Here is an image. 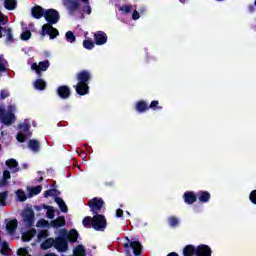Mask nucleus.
I'll return each mask as SVG.
<instances>
[{"label":"nucleus","instance_id":"32","mask_svg":"<svg viewBox=\"0 0 256 256\" xmlns=\"http://www.w3.org/2000/svg\"><path fill=\"white\" fill-rule=\"evenodd\" d=\"M42 189H43V187H41V186H36V187L28 188L29 197H33L35 195H39V192L42 191Z\"/></svg>","mask_w":256,"mask_h":256},{"label":"nucleus","instance_id":"49","mask_svg":"<svg viewBox=\"0 0 256 256\" xmlns=\"http://www.w3.org/2000/svg\"><path fill=\"white\" fill-rule=\"evenodd\" d=\"M7 21H8L7 16L3 15V13L0 11V25H5Z\"/></svg>","mask_w":256,"mask_h":256},{"label":"nucleus","instance_id":"44","mask_svg":"<svg viewBox=\"0 0 256 256\" xmlns=\"http://www.w3.org/2000/svg\"><path fill=\"white\" fill-rule=\"evenodd\" d=\"M169 225H171V227H177V225H179V219L176 217H170Z\"/></svg>","mask_w":256,"mask_h":256},{"label":"nucleus","instance_id":"21","mask_svg":"<svg viewBox=\"0 0 256 256\" xmlns=\"http://www.w3.org/2000/svg\"><path fill=\"white\" fill-rule=\"evenodd\" d=\"M183 255L184 256H193V255H197V247L193 246V245H187L184 249H183Z\"/></svg>","mask_w":256,"mask_h":256},{"label":"nucleus","instance_id":"45","mask_svg":"<svg viewBox=\"0 0 256 256\" xmlns=\"http://www.w3.org/2000/svg\"><path fill=\"white\" fill-rule=\"evenodd\" d=\"M55 195H57V190H55V189L47 190L44 193V197H55Z\"/></svg>","mask_w":256,"mask_h":256},{"label":"nucleus","instance_id":"14","mask_svg":"<svg viewBox=\"0 0 256 256\" xmlns=\"http://www.w3.org/2000/svg\"><path fill=\"white\" fill-rule=\"evenodd\" d=\"M96 45H105L107 43V34L103 31H98L94 34Z\"/></svg>","mask_w":256,"mask_h":256},{"label":"nucleus","instance_id":"46","mask_svg":"<svg viewBox=\"0 0 256 256\" xmlns=\"http://www.w3.org/2000/svg\"><path fill=\"white\" fill-rule=\"evenodd\" d=\"M7 200V192L0 193V205L5 206V201Z\"/></svg>","mask_w":256,"mask_h":256},{"label":"nucleus","instance_id":"39","mask_svg":"<svg viewBox=\"0 0 256 256\" xmlns=\"http://www.w3.org/2000/svg\"><path fill=\"white\" fill-rule=\"evenodd\" d=\"M83 47L84 49L91 50L93 47H95V43L91 41L90 39H86L83 41Z\"/></svg>","mask_w":256,"mask_h":256},{"label":"nucleus","instance_id":"11","mask_svg":"<svg viewBox=\"0 0 256 256\" xmlns=\"http://www.w3.org/2000/svg\"><path fill=\"white\" fill-rule=\"evenodd\" d=\"M22 217H23V221H24V223H26V225H31L33 223V219L35 217V215L33 213V209L26 208L22 212Z\"/></svg>","mask_w":256,"mask_h":256},{"label":"nucleus","instance_id":"26","mask_svg":"<svg viewBox=\"0 0 256 256\" xmlns=\"http://www.w3.org/2000/svg\"><path fill=\"white\" fill-rule=\"evenodd\" d=\"M51 247H55V239H53V238L46 239L41 244V249H43L44 251L47 249H51Z\"/></svg>","mask_w":256,"mask_h":256},{"label":"nucleus","instance_id":"17","mask_svg":"<svg viewBox=\"0 0 256 256\" xmlns=\"http://www.w3.org/2000/svg\"><path fill=\"white\" fill-rule=\"evenodd\" d=\"M57 93L61 99H67L71 95V90L67 86H60L57 89Z\"/></svg>","mask_w":256,"mask_h":256},{"label":"nucleus","instance_id":"22","mask_svg":"<svg viewBox=\"0 0 256 256\" xmlns=\"http://www.w3.org/2000/svg\"><path fill=\"white\" fill-rule=\"evenodd\" d=\"M6 165L7 167L10 168L12 173H17V171H19V166H18L19 164L15 159H9L8 161H6Z\"/></svg>","mask_w":256,"mask_h":256},{"label":"nucleus","instance_id":"2","mask_svg":"<svg viewBox=\"0 0 256 256\" xmlns=\"http://www.w3.org/2000/svg\"><path fill=\"white\" fill-rule=\"evenodd\" d=\"M81 3H84L82 9L83 13L86 15H91V5H89V0H62V4L67 9L70 15H75L81 9Z\"/></svg>","mask_w":256,"mask_h":256},{"label":"nucleus","instance_id":"5","mask_svg":"<svg viewBox=\"0 0 256 256\" xmlns=\"http://www.w3.org/2000/svg\"><path fill=\"white\" fill-rule=\"evenodd\" d=\"M15 111H17L15 105L8 106L7 111H5V106H0V123L7 126L12 125L15 121Z\"/></svg>","mask_w":256,"mask_h":256},{"label":"nucleus","instance_id":"40","mask_svg":"<svg viewBox=\"0 0 256 256\" xmlns=\"http://www.w3.org/2000/svg\"><path fill=\"white\" fill-rule=\"evenodd\" d=\"M20 37L22 41H29L31 39V31L23 30Z\"/></svg>","mask_w":256,"mask_h":256},{"label":"nucleus","instance_id":"20","mask_svg":"<svg viewBox=\"0 0 256 256\" xmlns=\"http://www.w3.org/2000/svg\"><path fill=\"white\" fill-rule=\"evenodd\" d=\"M197 197L201 203H207L211 199V194L207 191H200L197 193Z\"/></svg>","mask_w":256,"mask_h":256},{"label":"nucleus","instance_id":"31","mask_svg":"<svg viewBox=\"0 0 256 256\" xmlns=\"http://www.w3.org/2000/svg\"><path fill=\"white\" fill-rule=\"evenodd\" d=\"M55 202L60 207L62 213H67V205L65 204V201H63V199L57 197L55 198Z\"/></svg>","mask_w":256,"mask_h":256},{"label":"nucleus","instance_id":"1","mask_svg":"<svg viewBox=\"0 0 256 256\" xmlns=\"http://www.w3.org/2000/svg\"><path fill=\"white\" fill-rule=\"evenodd\" d=\"M44 18L48 22V24H44L42 26V37H45V35H49L50 39H55L56 37H59V30L52 26L59 23V12L55 9H48L44 12Z\"/></svg>","mask_w":256,"mask_h":256},{"label":"nucleus","instance_id":"56","mask_svg":"<svg viewBox=\"0 0 256 256\" xmlns=\"http://www.w3.org/2000/svg\"><path fill=\"white\" fill-rule=\"evenodd\" d=\"M36 125H37V124H36L35 122H33V127H36Z\"/></svg>","mask_w":256,"mask_h":256},{"label":"nucleus","instance_id":"25","mask_svg":"<svg viewBox=\"0 0 256 256\" xmlns=\"http://www.w3.org/2000/svg\"><path fill=\"white\" fill-rule=\"evenodd\" d=\"M5 33L7 43L13 41V35L11 34V29H6L0 26V37Z\"/></svg>","mask_w":256,"mask_h":256},{"label":"nucleus","instance_id":"48","mask_svg":"<svg viewBox=\"0 0 256 256\" xmlns=\"http://www.w3.org/2000/svg\"><path fill=\"white\" fill-rule=\"evenodd\" d=\"M249 199L251 201V203H253L254 205H256V190H253L250 193Z\"/></svg>","mask_w":256,"mask_h":256},{"label":"nucleus","instance_id":"33","mask_svg":"<svg viewBox=\"0 0 256 256\" xmlns=\"http://www.w3.org/2000/svg\"><path fill=\"white\" fill-rule=\"evenodd\" d=\"M46 85H47V84L44 82L43 79H38V80H36V81L34 82V87H35L36 89H38L39 91H43V89H45Z\"/></svg>","mask_w":256,"mask_h":256},{"label":"nucleus","instance_id":"18","mask_svg":"<svg viewBox=\"0 0 256 256\" xmlns=\"http://www.w3.org/2000/svg\"><path fill=\"white\" fill-rule=\"evenodd\" d=\"M31 13L34 19H41L45 15V12L43 11V8L41 6L33 7Z\"/></svg>","mask_w":256,"mask_h":256},{"label":"nucleus","instance_id":"36","mask_svg":"<svg viewBox=\"0 0 256 256\" xmlns=\"http://www.w3.org/2000/svg\"><path fill=\"white\" fill-rule=\"evenodd\" d=\"M44 209H46L48 219H53V217H55V209L53 206H44Z\"/></svg>","mask_w":256,"mask_h":256},{"label":"nucleus","instance_id":"50","mask_svg":"<svg viewBox=\"0 0 256 256\" xmlns=\"http://www.w3.org/2000/svg\"><path fill=\"white\" fill-rule=\"evenodd\" d=\"M0 97H1V99H7V97H9V91H7V90H2V91L0 92Z\"/></svg>","mask_w":256,"mask_h":256},{"label":"nucleus","instance_id":"7","mask_svg":"<svg viewBox=\"0 0 256 256\" xmlns=\"http://www.w3.org/2000/svg\"><path fill=\"white\" fill-rule=\"evenodd\" d=\"M92 227L95 231H103L107 229V219L101 214L92 217Z\"/></svg>","mask_w":256,"mask_h":256},{"label":"nucleus","instance_id":"54","mask_svg":"<svg viewBox=\"0 0 256 256\" xmlns=\"http://www.w3.org/2000/svg\"><path fill=\"white\" fill-rule=\"evenodd\" d=\"M5 135H7V132L2 131V132H1V136H2V137H5Z\"/></svg>","mask_w":256,"mask_h":256},{"label":"nucleus","instance_id":"35","mask_svg":"<svg viewBox=\"0 0 256 256\" xmlns=\"http://www.w3.org/2000/svg\"><path fill=\"white\" fill-rule=\"evenodd\" d=\"M0 253L2 255H7V253H9V244H7V242L1 243V238H0Z\"/></svg>","mask_w":256,"mask_h":256},{"label":"nucleus","instance_id":"23","mask_svg":"<svg viewBox=\"0 0 256 256\" xmlns=\"http://www.w3.org/2000/svg\"><path fill=\"white\" fill-rule=\"evenodd\" d=\"M4 7L8 11H14V9H17V0H5Z\"/></svg>","mask_w":256,"mask_h":256},{"label":"nucleus","instance_id":"42","mask_svg":"<svg viewBox=\"0 0 256 256\" xmlns=\"http://www.w3.org/2000/svg\"><path fill=\"white\" fill-rule=\"evenodd\" d=\"M7 67H9V64L5 61L3 56H0V71H6Z\"/></svg>","mask_w":256,"mask_h":256},{"label":"nucleus","instance_id":"53","mask_svg":"<svg viewBox=\"0 0 256 256\" xmlns=\"http://www.w3.org/2000/svg\"><path fill=\"white\" fill-rule=\"evenodd\" d=\"M116 217H123V210L117 209L116 210Z\"/></svg>","mask_w":256,"mask_h":256},{"label":"nucleus","instance_id":"30","mask_svg":"<svg viewBox=\"0 0 256 256\" xmlns=\"http://www.w3.org/2000/svg\"><path fill=\"white\" fill-rule=\"evenodd\" d=\"M73 256H85V247L78 245L73 250Z\"/></svg>","mask_w":256,"mask_h":256},{"label":"nucleus","instance_id":"10","mask_svg":"<svg viewBox=\"0 0 256 256\" xmlns=\"http://www.w3.org/2000/svg\"><path fill=\"white\" fill-rule=\"evenodd\" d=\"M88 205L93 213H99V211H101V207H103V199L94 198L89 201Z\"/></svg>","mask_w":256,"mask_h":256},{"label":"nucleus","instance_id":"57","mask_svg":"<svg viewBox=\"0 0 256 256\" xmlns=\"http://www.w3.org/2000/svg\"><path fill=\"white\" fill-rule=\"evenodd\" d=\"M127 215H131L129 212H127Z\"/></svg>","mask_w":256,"mask_h":256},{"label":"nucleus","instance_id":"19","mask_svg":"<svg viewBox=\"0 0 256 256\" xmlns=\"http://www.w3.org/2000/svg\"><path fill=\"white\" fill-rule=\"evenodd\" d=\"M183 197L188 205H193L197 201V196L193 192H186Z\"/></svg>","mask_w":256,"mask_h":256},{"label":"nucleus","instance_id":"59","mask_svg":"<svg viewBox=\"0 0 256 256\" xmlns=\"http://www.w3.org/2000/svg\"><path fill=\"white\" fill-rule=\"evenodd\" d=\"M181 2H183V0H180Z\"/></svg>","mask_w":256,"mask_h":256},{"label":"nucleus","instance_id":"6","mask_svg":"<svg viewBox=\"0 0 256 256\" xmlns=\"http://www.w3.org/2000/svg\"><path fill=\"white\" fill-rule=\"evenodd\" d=\"M30 128L31 120H25L22 124L19 125V132L16 136V139L19 141V143H24V141H27V139L31 137V131H29Z\"/></svg>","mask_w":256,"mask_h":256},{"label":"nucleus","instance_id":"34","mask_svg":"<svg viewBox=\"0 0 256 256\" xmlns=\"http://www.w3.org/2000/svg\"><path fill=\"white\" fill-rule=\"evenodd\" d=\"M52 227H63L65 225V218L59 217L51 222Z\"/></svg>","mask_w":256,"mask_h":256},{"label":"nucleus","instance_id":"37","mask_svg":"<svg viewBox=\"0 0 256 256\" xmlns=\"http://www.w3.org/2000/svg\"><path fill=\"white\" fill-rule=\"evenodd\" d=\"M48 237L49 233L47 232V230L40 231L37 235V243H39V241H43V239H47Z\"/></svg>","mask_w":256,"mask_h":256},{"label":"nucleus","instance_id":"9","mask_svg":"<svg viewBox=\"0 0 256 256\" xmlns=\"http://www.w3.org/2000/svg\"><path fill=\"white\" fill-rule=\"evenodd\" d=\"M31 69L32 71H35V73H37V75H41V73L43 71H45L46 69H49V61H42L37 63H34L31 65Z\"/></svg>","mask_w":256,"mask_h":256},{"label":"nucleus","instance_id":"15","mask_svg":"<svg viewBox=\"0 0 256 256\" xmlns=\"http://www.w3.org/2000/svg\"><path fill=\"white\" fill-rule=\"evenodd\" d=\"M35 235H37V230L33 228L26 230L22 232V241H24V243L29 242L33 237H35Z\"/></svg>","mask_w":256,"mask_h":256},{"label":"nucleus","instance_id":"27","mask_svg":"<svg viewBox=\"0 0 256 256\" xmlns=\"http://www.w3.org/2000/svg\"><path fill=\"white\" fill-rule=\"evenodd\" d=\"M118 11H121L124 15H129L133 11V6L127 4L120 5L118 6Z\"/></svg>","mask_w":256,"mask_h":256},{"label":"nucleus","instance_id":"3","mask_svg":"<svg viewBox=\"0 0 256 256\" xmlns=\"http://www.w3.org/2000/svg\"><path fill=\"white\" fill-rule=\"evenodd\" d=\"M89 79H91V73L89 71H81L77 74L78 84L76 85V92L78 95H87L89 93Z\"/></svg>","mask_w":256,"mask_h":256},{"label":"nucleus","instance_id":"43","mask_svg":"<svg viewBox=\"0 0 256 256\" xmlns=\"http://www.w3.org/2000/svg\"><path fill=\"white\" fill-rule=\"evenodd\" d=\"M83 225L84 227H91V225H93V219H91V217H85L83 219Z\"/></svg>","mask_w":256,"mask_h":256},{"label":"nucleus","instance_id":"29","mask_svg":"<svg viewBox=\"0 0 256 256\" xmlns=\"http://www.w3.org/2000/svg\"><path fill=\"white\" fill-rule=\"evenodd\" d=\"M28 147L29 149H31V151H34V152L39 151V147H40L39 141L35 139L29 140Z\"/></svg>","mask_w":256,"mask_h":256},{"label":"nucleus","instance_id":"47","mask_svg":"<svg viewBox=\"0 0 256 256\" xmlns=\"http://www.w3.org/2000/svg\"><path fill=\"white\" fill-rule=\"evenodd\" d=\"M149 107L154 111L157 109H161V107L159 106V101H156V100L152 101Z\"/></svg>","mask_w":256,"mask_h":256},{"label":"nucleus","instance_id":"55","mask_svg":"<svg viewBox=\"0 0 256 256\" xmlns=\"http://www.w3.org/2000/svg\"><path fill=\"white\" fill-rule=\"evenodd\" d=\"M249 9H250V11H255V7H253V6H250Z\"/></svg>","mask_w":256,"mask_h":256},{"label":"nucleus","instance_id":"28","mask_svg":"<svg viewBox=\"0 0 256 256\" xmlns=\"http://www.w3.org/2000/svg\"><path fill=\"white\" fill-rule=\"evenodd\" d=\"M147 109H149V106L144 101H139L136 103V111H138V113H143L147 111Z\"/></svg>","mask_w":256,"mask_h":256},{"label":"nucleus","instance_id":"52","mask_svg":"<svg viewBox=\"0 0 256 256\" xmlns=\"http://www.w3.org/2000/svg\"><path fill=\"white\" fill-rule=\"evenodd\" d=\"M139 17H140L139 12L134 10L133 13H132V19L134 21H137V19H139Z\"/></svg>","mask_w":256,"mask_h":256},{"label":"nucleus","instance_id":"4","mask_svg":"<svg viewBox=\"0 0 256 256\" xmlns=\"http://www.w3.org/2000/svg\"><path fill=\"white\" fill-rule=\"evenodd\" d=\"M126 241L123 246L126 251L127 256H139L141 255V251L143 249V246L141 245V242H139L138 239L132 238L129 239V237H125Z\"/></svg>","mask_w":256,"mask_h":256},{"label":"nucleus","instance_id":"16","mask_svg":"<svg viewBox=\"0 0 256 256\" xmlns=\"http://www.w3.org/2000/svg\"><path fill=\"white\" fill-rule=\"evenodd\" d=\"M62 235H67L68 240L71 243H75L77 241V237H79V233H77V230L72 229L67 233V230H61Z\"/></svg>","mask_w":256,"mask_h":256},{"label":"nucleus","instance_id":"58","mask_svg":"<svg viewBox=\"0 0 256 256\" xmlns=\"http://www.w3.org/2000/svg\"><path fill=\"white\" fill-rule=\"evenodd\" d=\"M255 6H256V0H255Z\"/></svg>","mask_w":256,"mask_h":256},{"label":"nucleus","instance_id":"38","mask_svg":"<svg viewBox=\"0 0 256 256\" xmlns=\"http://www.w3.org/2000/svg\"><path fill=\"white\" fill-rule=\"evenodd\" d=\"M16 197L18 201H27V195H25V192L23 190H17L16 191Z\"/></svg>","mask_w":256,"mask_h":256},{"label":"nucleus","instance_id":"41","mask_svg":"<svg viewBox=\"0 0 256 256\" xmlns=\"http://www.w3.org/2000/svg\"><path fill=\"white\" fill-rule=\"evenodd\" d=\"M66 41H68V43H75L76 38H75V34H73L72 31H68L66 32Z\"/></svg>","mask_w":256,"mask_h":256},{"label":"nucleus","instance_id":"8","mask_svg":"<svg viewBox=\"0 0 256 256\" xmlns=\"http://www.w3.org/2000/svg\"><path fill=\"white\" fill-rule=\"evenodd\" d=\"M54 248L57 249L59 253H65L69 249V244L67 240L58 237L54 240Z\"/></svg>","mask_w":256,"mask_h":256},{"label":"nucleus","instance_id":"13","mask_svg":"<svg viewBox=\"0 0 256 256\" xmlns=\"http://www.w3.org/2000/svg\"><path fill=\"white\" fill-rule=\"evenodd\" d=\"M196 256H211V247L202 244L196 247Z\"/></svg>","mask_w":256,"mask_h":256},{"label":"nucleus","instance_id":"12","mask_svg":"<svg viewBox=\"0 0 256 256\" xmlns=\"http://www.w3.org/2000/svg\"><path fill=\"white\" fill-rule=\"evenodd\" d=\"M17 225L19 223L16 219L6 220V231L9 235H15V231H17Z\"/></svg>","mask_w":256,"mask_h":256},{"label":"nucleus","instance_id":"51","mask_svg":"<svg viewBox=\"0 0 256 256\" xmlns=\"http://www.w3.org/2000/svg\"><path fill=\"white\" fill-rule=\"evenodd\" d=\"M37 227H47V221L46 220L38 221Z\"/></svg>","mask_w":256,"mask_h":256},{"label":"nucleus","instance_id":"24","mask_svg":"<svg viewBox=\"0 0 256 256\" xmlns=\"http://www.w3.org/2000/svg\"><path fill=\"white\" fill-rule=\"evenodd\" d=\"M9 179H11V172H9L8 170H4L3 177L2 179H0V187L7 186Z\"/></svg>","mask_w":256,"mask_h":256}]
</instances>
